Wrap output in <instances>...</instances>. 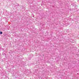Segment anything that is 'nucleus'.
<instances>
[{
    "mask_svg": "<svg viewBox=\"0 0 79 79\" xmlns=\"http://www.w3.org/2000/svg\"><path fill=\"white\" fill-rule=\"evenodd\" d=\"M0 34H2V32L0 31Z\"/></svg>",
    "mask_w": 79,
    "mask_h": 79,
    "instance_id": "f257e3e1",
    "label": "nucleus"
}]
</instances>
